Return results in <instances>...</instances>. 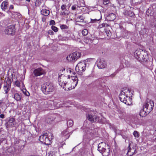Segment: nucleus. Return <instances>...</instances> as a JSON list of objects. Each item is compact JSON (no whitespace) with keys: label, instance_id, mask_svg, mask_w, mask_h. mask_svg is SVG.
<instances>
[{"label":"nucleus","instance_id":"14","mask_svg":"<svg viewBox=\"0 0 156 156\" xmlns=\"http://www.w3.org/2000/svg\"><path fill=\"white\" fill-rule=\"evenodd\" d=\"M16 124L15 119L13 117L10 118L8 121L5 124L6 127L10 126L11 127H14Z\"/></svg>","mask_w":156,"mask_h":156},{"label":"nucleus","instance_id":"27","mask_svg":"<svg viewBox=\"0 0 156 156\" xmlns=\"http://www.w3.org/2000/svg\"><path fill=\"white\" fill-rule=\"evenodd\" d=\"M6 140V137L4 134H2L0 136V145L4 141Z\"/></svg>","mask_w":156,"mask_h":156},{"label":"nucleus","instance_id":"15","mask_svg":"<svg viewBox=\"0 0 156 156\" xmlns=\"http://www.w3.org/2000/svg\"><path fill=\"white\" fill-rule=\"evenodd\" d=\"M136 150V148L135 147L131 148L130 147V144H129L127 155L128 156H132L133 155Z\"/></svg>","mask_w":156,"mask_h":156},{"label":"nucleus","instance_id":"13","mask_svg":"<svg viewBox=\"0 0 156 156\" xmlns=\"http://www.w3.org/2000/svg\"><path fill=\"white\" fill-rule=\"evenodd\" d=\"M33 73L35 76L37 77L44 74L45 71L43 69L40 67L34 69Z\"/></svg>","mask_w":156,"mask_h":156},{"label":"nucleus","instance_id":"44","mask_svg":"<svg viewBox=\"0 0 156 156\" xmlns=\"http://www.w3.org/2000/svg\"><path fill=\"white\" fill-rule=\"evenodd\" d=\"M76 9V5H73L72 7V9L73 10H75Z\"/></svg>","mask_w":156,"mask_h":156},{"label":"nucleus","instance_id":"23","mask_svg":"<svg viewBox=\"0 0 156 156\" xmlns=\"http://www.w3.org/2000/svg\"><path fill=\"white\" fill-rule=\"evenodd\" d=\"M107 19L109 21H113L116 18L115 15L114 13H110L107 16Z\"/></svg>","mask_w":156,"mask_h":156},{"label":"nucleus","instance_id":"43","mask_svg":"<svg viewBox=\"0 0 156 156\" xmlns=\"http://www.w3.org/2000/svg\"><path fill=\"white\" fill-rule=\"evenodd\" d=\"M5 117V115L3 114H1L0 115V118L2 119H4Z\"/></svg>","mask_w":156,"mask_h":156},{"label":"nucleus","instance_id":"35","mask_svg":"<svg viewBox=\"0 0 156 156\" xmlns=\"http://www.w3.org/2000/svg\"><path fill=\"white\" fill-rule=\"evenodd\" d=\"M67 124H68L69 126L71 127L73 124V122L72 121L70 120L67 122Z\"/></svg>","mask_w":156,"mask_h":156},{"label":"nucleus","instance_id":"31","mask_svg":"<svg viewBox=\"0 0 156 156\" xmlns=\"http://www.w3.org/2000/svg\"><path fill=\"white\" fill-rule=\"evenodd\" d=\"M108 24L106 23H102L100 24L98 26V28H101L103 27H105V26H108Z\"/></svg>","mask_w":156,"mask_h":156},{"label":"nucleus","instance_id":"49","mask_svg":"<svg viewBox=\"0 0 156 156\" xmlns=\"http://www.w3.org/2000/svg\"><path fill=\"white\" fill-rule=\"evenodd\" d=\"M94 41H94V43H95V44H97V42H94Z\"/></svg>","mask_w":156,"mask_h":156},{"label":"nucleus","instance_id":"45","mask_svg":"<svg viewBox=\"0 0 156 156\" xmlns=\"http://www.w3.org/2000/svg\"><path fill=\"white\" fill-rule=\"evenodd\" d=\"M100 19L98 20H97V19H95L94 20H92L91 21L92 22H94L96 21H99L100 20Z\"/></svg>","mask_w":156,"mask_h":156},{"label":"nucleus","instance_id":"3","mask_svg":"<svg viewBox=\"0 0 156 156\" xmlns=\"http://www.w3.org/2000/svg\"><path fill=\"white\" fill-rule=\"evenodd\" d=\"M135 58L140 62L146 61L147 60V56L146 54L141 49L136 50L134 53Z\"/></svg>","mask_w":156,"mask_h":156},{"label":"nucleus","instance_id":"34","mask_svg":"<svg viewBox=\"0 0 156 156\" xmlns=\"http://www.w3.org/2000/svg\"><path fill=\"white\" fill-rule=\"evenodd\" d=\"M51 29L55 32H57L58 31V28L55 26H52L51 27Z\"/></svg>","mask_w":156,"mask_h":156},{"label":"nucleus","instance_id":"38","mask_svg":"<svg viewBox=\"0 0 156 156\" xmlns=\"http://www.w3.org/2000/svg\"><path fill=\"white\" fill-rule=\"evenodd\" d=\"M55 22L54 20H51L50 21V25H55Z\"/></svg>","mask_w":156,"mask_h":156},{"label":"nucleus","instance_id":"9","mask_svg":"<svg viewBox=\"0 0 156 156\" xmlns=\"http://www.w3.org/2000/svg\"><path fill=\"white\" fill-rule=\"evenodd\" d=\"M11 83V80L9 77L5 78L3 87V89L5 94L8 93L10 90Z\"/></svg>","mask_w":156,"mask_h":156},{"label":"nucleus","instance_id":"6","mask_svg":"<svg viewBox=\"0 0 156 156\" xmlns=\"http://www.w3.org/2000/svg\"><path fill=\"white\" fill-rule=\"evenodd\" d=\"M16 29L15 25H11L7 27L4 30L5 34L13 36L15 34Z\"/></svg>","mask_w":156,"mask_h":156},{"label":"nucleus","instance_id":"18","mask_svg":"<svg viewBox=\"0 0 156 156\" xmlns=\"http://www.w3.org/2000/svg\"><path fill=\"white\" fill-rule=\"evenodd\" d=\"M8 2L7 1L3 2L1 5V7L3 11H5L7 9Z\"/></svg>","mask_w":156,"mask_h":156},{"label":"nucleus","instance_id":"37","mask_svg":"<svg viewBox=\"0 0 156 156\" xmlns=\"http://www.w3.org/2000/svg\"><path fill=\"white\" fill-rule=\"evenodd\" d=\"M109 2L110 1L108 0H104L103 3L104 5H106L108 4Z\"/></svg>","mask_w":156,"mask_h":156},{"label":"nucleus","instance_id":"2","mask_svg":"<svg viewBox=\"0 0 156 156\" xmlns=\"http://www.w3.org/2000/svg\"><path fill=\"white\" fill-rule=\"evenodd\" d=\"M70 71V75L73 78L70 79L69 78L68 80H67L66 82V87H65V90H71L74 89L77 85L78 82V78L77 77L75 76V73L74 72Z\"/></svg>","mask_w":156,"mask_h":156},{"label":"nucleus","instance_id":"10","mask_svg":"<svg viewBox=\"0 0 156 156\" xmlns=\"http://www.w3.org/2000/svg\"><path fill=\"white\" fill-rule=\"evenodd\" d=\"M154 106L153 101L148 100L143 106L144 108L146 109L147 112H150L153 109Z\"/></svg>","mask_w":156,"mask_h":156},{"label":"nucleus","instance_id":"4","mask_svg":"<svg viewBox=\"0 0 156 156\" xmlns=\"http://www.w3.org/2000/svg\"><path fill=\"white\" fill-rule=\"evenodd\" d=\"M54 89L53 84L51 83H45L41 86V90L42 92L45 94H48L50 92H52Z\"/></svg>","mask_w":156,"mask_h":156},{"label":"nucleus","instance_id":"20","mask_svg":"<svg viewBox=\"0 0 156 156\" xmlns=\"http://www.w3.org/2000/svg\"><path fill=\"white\" fill-rule=\"evenodd\" d=\"M94 41H97V40L95 39H90L88 37H86L84 39V41L86 43H92L94 44H95V43L94 42Z\"/></svg>","mask_w":156,"mask_h":156},{"label":"nucleus","instance_id":"33","mask_svg":"<svg viewBox=\"0 0 156 156\" xmlns=\"http://www.w3.org/2000/svg\"><path fill=\"white\" fill-rule=\"evenodd\" d=\"M41 2L39 1V0H36V2H35V5L36 6L38 7L41 4Z\"/></svg>","mask_w":156,"mask_h":156},{"label":"nucleus","instance_id":"8","mask_svg":"<svg viewBox=\"0 0 156 156\" xmlns=\"http://www.w3.org/2000/svg\"><path fill=\"white\" fill-rule=\"evenodd\" d=\"M105 143L101 142L99 144L98 146V150L103 154V156H109L110 155V150L109 148L106 149L103 147H101V145Z\"/></svg>","mask_w":156,"mask_h":156},{"label":"nucleus","instance_id":"25","mask_svg":"<svg viewBox=\"0 0 156 156\" xmlns=\"http://www.w3.org/2000/svg\"><path fill=\"white\" fill-rule=\"evenodd\" d=\"M47 133L42 134L39 137V140L42 143H44L45 139L47 137Z\"/></svg>","mask_w":156,"mask_h":156},{"label":"nucleus","instance_id":"28","mask_svg":"<svg viewBox=\"0 0 156 156\" xmlns=\"http://www.w3.org/2000/svg\"><path fill=\"white\" fill-rule=\"evenodd\" d=\"M13 83L14 85L17 87H20V83L18 80H17L15 82H14Z\"/></svg>","mask_w":156,"mask_h":156},{"label":"nucleus","instance_id":"36","mask_svg":"<svg viewBox=\"0 0 156 156\" xmlns=\"http://www.w3.org/2000/svg\"><path fill=\"white\" fill-rule=\"evenodd\" d=\"M106 33L107 34V36H108V37H110L111 36V32L110 31H106Z\"/></svg>","mask_w":156,"mask_h":156},{"label":"nucleus","instance_id":"24","mask_svg":"<svg viewBox=\"0 0 156 156\" xmlns=\"http://www.w3.org/2000/svg\"><path fill=\"white\" fill-rule=\"evenodd\" d=\"M41 13L42 15L45 16H47L49 14L50 11L49 10L46 9H43L41 10Z\"/></svg>","mask_w":156,"mask_h":156},{"label":"nucleus","instance_id":"40","mask_svg":"<svg viewBox=\"0 0 156 156\" xmlns=\"http://www.w3.org/2000/svg\"><path fill=\"white\" fill-rule=\"evenodd\" d=\"M23 92L24 94L27 96H30V93L28 91H26L25 92Z\"/></svg>","mask_w":156,"mask_h":156},{"label":"nucleus","instance_id":"26","mask_svg":"<svg viewBox=\"0 0 156 156\" xmlns=\"http://www.w3.org/2000/svg\"><path fill=\"white\" fill-rule=\"evenodd\" d=\"M14 98L16 101H19L21 99V96L18 93H16L14 94Z\"/></svg>","mask_w":156,"mask_h":156},{"label":"nucleus","instance_id":"21","mask_svg":"<svg viewBox=\"0 0 156 156\" xmlns=\"http://www.w3.org/2000/svg\"><path fill=\"white\" fill-rule=\"evenodd\" d=\"M150 112H147L146 109L143 108V109L140 110L139 115L141 117H145Z\"/></svg>","mask_w":156,"mask_h":156},{"label":"nucleus","instance_id":"11","mask_svg":"<svg viewBox=\"0 0 156 156\" xmlns=\"http://www.w3.org/2000/svg\"><path fill=\"white\" fill-rule=\"evenodd\" d=\"M80 53L76 51L71 54L69 57H67L66 59L70 61H73L76 60L80 56Z\"/></svg>","mask_w":156,"mask_h":156},{"label":"nucleus","instance_id":"7","mask_svg":"<svg viewBox=\"0 0 156 156\" xmlns=\"http://www.w3.org/2000/svg\"><path fill=\"white\" fill-rule=\"evenodd\" d=\"M69 78L63 74H61L58 77V82L59 85L64 89L65 87H66L67 81L68 80Z\"/></svg>","mask_w":156,"mask_h":156},{"label":"nucleus","instance_id":"5","mask_svg":"<svg viewBox=\"0 0 156 156\" xmlns=\"http://www.w3.org/2000/svg\"><path fill=\"white\" fill-rule=\"evenodd\" d=\"M86 64L84 62L78 63L75 67V70L78 74L82 75L86 69Z\"/></svg>","mask_w":156,"mask_h":156},{"label":"nucleus","instance_id":"42","mask_svg":"<svg viewBox=\"0 0 156 156\" xmlns=\"http://www.w3.org/2000/svg\"><path fill=\"white\" fill-rule=\"evenodd\" d=\"M76 22H81V20H80V18H79V17H77L76 19Z\"/></svg>","mask_w":156,"mask_h":156},{"label":"nucleus","instance_id":"17","mask_svg":"<svg viewBox=\"0 0 156 156\" xmlns=\"http://www.w3.org/2000/svg\"><path fill=\"white\" fill-rule=\"evenodd\" d=\"M123 14L125 16H129L131 17H133L135 15L133 11L127 10H125L123 12Z\"/></svg>","mask_w":156,"mask_h":156},{"label":"nucleus","instance_id":"48","mask_svg":"<svg viewBox=\"0 0 156 156\" xmlns=\"http://www.w3.org/2000/svg\"><path fill=\"white\" fill-rule=\"evenodd\" d=\"M5 15L3 14L1 12H0V16H4Z\"/></svg>","mask_w":156,"mask_h":156},{"label":"nucleus","instance_id":"41","mask_svg":"<svg viewBox=\"0 0 156 156\" xmlns=\"http://www.w3.org/2000/svg\"><path fill=\"white\" fill-rule=\"evenodd\" d=\"M48 34L50 35H53L54 34V32L51 30H49L48 31Z\"/></svg>","mask_w":156,"mask_h":156},{"label":"nucleus","instance_id":"47","mask_svg":"<svg viewBox=\"0 0 156 156\" xmlns=\"http://www.w3.org/2000/svg\"><path fill=\"white\" fill-rule=\"evenodd\" d=\"M3 100H0V104L2 105V104L3 103Z\"/></svg>","mask_w":156,"mask_h":156},{"label":"nucleus","instance_id":"1","mask_svg":"<svg viewBox=\"0 0 156 156\" xmlns=\"http://www.w3.org/2000/svg\"><path fill=\"white\" fill-rule=\"evenodd\" d=\"M130 90L127 88L123 89L119 95V98L121 101L127 105L132 104V95Z\"/></svg>","mask_w":156,"mask_h":156},{"label":"nucleus","instance_id":"22","mask_svg":"<svg viewBox=\"0 0 156 156\" xmlns=\"http://www.w3.org/2000/svg\"><path fill=\"white\" fill-rule=\"evenodd\" d=\"M50 134L51 136V138H49L48 137V135L47 134V137H46L44 141V143L47 144H50V143H51V140L52 138V137H53V136H52V134L51 133H50Z\"/></svg>","mask_w":156,"mask_h":156},{"label":"nucleus","instance_id":"16","mask_svg":"<svg viewBox=\"0 0 156 156\" xmlns=\"http://www.w3.org/2000/svg\"><path fill=\"white\" fill-rule=\"evenodd\" d=\"M87 118L92 122H94L97 120V116L95 115L88 114L87 116Z\"/></svg>","mask_w":156,"mask_h":156},{"label":"nucleus","instance_id":"29","mask_svg":"<svg viewBox=\"0 0 156 156\" xmlns=\"http://www.w3.org/2000/svg\"><path fill=\"white\" fill-rule=\"evenodd\" d=\"M133 135L135 138H138L140 136V133L137 131H134L133 133Z\"/></svg>","mask_w":156,"mask_h":156},{"label":"nucleus","instance_id":"32","mask_svg":"<svg viewBox=\"0 0 156 156\" xmlns=\"http://www.w3.org/2000/svg\"><path fill=\"white\" fill-rule=\"evenodd\" d=\"M82 33L83 36H86L87 34L88 31L87 29H84L82 31Z\"/></svg>","mask_w":156,"mask_h":156},{"label":"nucleus","instance_id":"19","mask_svg":"<svg viewBox=\"0 0 156 156\" xmlns=\"http://www.w3.org/2000/svg\"><path fill=\"white\" fill-rule=\"evenodd\" d=\"M66 6L65 5H62L61 6V9H62V11H61L60 13V15H66V13L65 12V11L67 10L66 9Z\"/></svg>","mask_w":156,"mask_h":156},{"label":"nucleus","instance_id":"12","mask_svg":"<svg viewBox=\"0 0 156 156\" xmlns=\"http://www.w3.org/2000/svg\"><path fill=\"white\" fill-rule=\"evenodd\" d=\"M96 64L98 68L101 69L105 68L107 66L106 61L103 59H99L97 60Z\"/></svg>","mask_w":156,"mask_h":156},{"label":"nucleus","instance_id":"30","mask_svg":"<svg viewBox=\"0 0 156 156\" xmlns=\"http://www.w3.org/2000/svg\"><path fill=\"white\" fill-rule=\"evenodd\" d=\"M60 28L62 30H64L68 29L69 27L66 25L62 24L60 25Z\"/></svg>","mask_w":156,"mask_h":156},{"label":"nucleus","instance_id":"46","mask_svg":"<svg viewBox=\"0 0 156 156\" xmlns=\"http://www.w3.org/2000/svg\"><path fill=\"white\" fill-rule=\"evenodd\" d=\"M14 9V6L12 5H11L9 7V9Z\"/></svg>","mask_w":156,"mask_h":156},{"label":"nucleus","instance_id":"39","mask_svg":"<svg viewBox=\"0 0 156 156\" xmlns=\"http://www.w3.org/2000/svg\"><path fill=\"white\" fill-rule=\"evenodd\" d=\"M79 17V18H80V20H81V22H83L84 19V18L83 17V16H78Z\"/></svg>","mask_w":156,"mask_h":156},{"label":"nucleus","instance_id":"50","mask_svg":"<svg viewBox=\"0 0 156 156\" xmlns=\"http://www.w3.org/2000/svg\"><path fill=\"white\" fill-rule=\"evenodd\" d=\"M1 113H2V111H1V109H0V114H1Z\"/></svg>","mask_w":156,"mask_h":156}]
</instances>
